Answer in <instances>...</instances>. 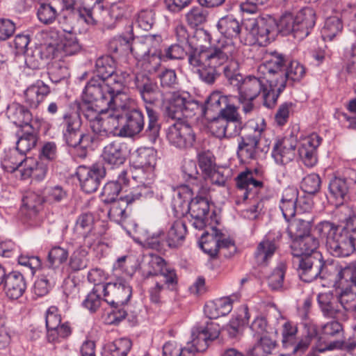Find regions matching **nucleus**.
Returning a JSON list of instances; mask_svg holds the SVG:
<instances>
[{
	"label": "nucleus",
	"instance_id": "obj_18",
	"mask_svg": "<svg viewBox=\"0 0 356 356\" xmlns=\"http://www.w3.org/2000/svg\"><path fill=\"white\" fill-rule=\"evenodd\" d=\"M277 28V20L269 15L261 17L252 23L250 33L260 46H266L274 40Z\"/></svg>",
	"mask_w": 356,
	"mask_h": 356
},
{
	"label": "nucleus",
	"instance_id": "obj_2",
	"mask_svg": "<svg viewBox=\"0 0 356 356\" xmlns=\"http://www.w3.org/2000/svg\"><path fill=\"white\" fill-rule=\"evenodd\" d=\"M111 84L99 78L92 77L83 90L81 101H75L79 111L84 112L87 108L100 111L115 109L120 96L124 94L121 87L112 86Z\"/></svg>",
	"mask_w": 356,
	"mask_h": 356
},
{
	"label": "nucleus",
	"instance_id": "obj_51",
	"mask_svg": "<svg viewBox=\"0 0 356 356\" xmlns=\"http://www.w3.org/2000/svg\"><path fill=\"white\" fill-rule=\"evenodd\" d=\"M257 346L248 349L245 354L242 353L236 348H229L225 350L220 356H265L269 353V347L272 344L268 340L263 339Z\"/></svg>",
	"mask_w": 356,
	"mask_h": 356
},
{
	"label": "nucleus",
	"instance_id": "obj_5",
	"mask_svg": "<svg viewBox=\"0 0 356 356\" xmlns=\"http://www.w3.org/2000/svg\"><path fill=\"white\" fill-rule=\"evenodd\" d=\"M208 190L204 186L199 189L183 184L177 188V199L175 202L182 206L186 204L188 211L193 218V226L197 229H203L209 222L210 203L205 197Z\"/></svg>",
	"mask_w": 356,
	"mask_h": 356
},
{
	"label": "nucleus",
	"instance_id": "obj_8",
	"mask_svg": "<svg viewBox=\"0 0 356 356\" xmlns=\"http://www.w3.org/2000/svg\"><path fill=\"white\" fill-rule=\"evenodd\" d=\"M106 111L98 109H86L82 115L88 121L89 127L97 138L103 140L111 135H114L118 128V116L116 114H110L104 118L102 113Z\"/></svg>",
	"mask_w": 356,
	"mask_h": 356
},
{
	"label": "nucleus",
	"instance_id": "obj_9",
	"mask_svg": "<svg viewBox=\"0 0 356 356\" xmlns=\"http://www.w3.org/2000/svg\"><path fill=\"white\" fill-rule=\"evenodd\" d=\"M147 269L144 271V278L163 280L167 287L172 290L178 289V276L176 270L169 266L165 260L157 255L150 254Z\"/></svg>",
	"mask_w": 356,
	"mask_h": 356
},
{
	"label": "nucleus",
	"instance_id": "obj_24",
	"mask_svg": "<svg viewBox=\"0 0 356 356\" xmlns=\"http://www.w3.org/2000/svg\"><path fill=\"white\" fill-rule=\"evenodd\" d=\"M287 62L288 58L285 56L275 52L270 60L260 66L259 70L265 74L264 77L268 81L274 79L279 83L281 81L285 83L284 78Z\"/></svg>",
	"mask_w": 356,
	"mask_h": 356
},
{
	"label": "nucleus",
	"instance_id": "obj_56",
	"mask_svg": "<svg viewBox=\"0 0 356 356\" xmlns=\"http://www.w3.org/2000/svg\"><path fill=\"white\" fill-rule=\"evenodd\" d=\"M343 24L341 20L336 17H330L325 19L324 26L321 29V35L323 40H332L341 33Z\"/></svg>",
	"mask_w": 356,
	"mask_h": 356
},
{
	"label": "nucleus",
	"instance_id": "obj_54",
	"mask_svg": "<svg viewBox=\"0 0 356 356\" xmlns=\"http://www.w3.org/2000/svg\"><path fill=\"white\" fill-rule=\"evenodd\" d=\"M340 292L337 294L342 309L346 313L356 314V288L349 287L339 289Z\"/></svg>",
	"mask_w": 356,
	"mask_h": 356
},
{
	"label": "nucleus",
	"instance_id": "obj_21",
	"mask_svg": "<svg viewBox=\"0 0 356 356\" xmlns=\"http://www.w3.org/2000/svg\"><path fill=\"white\" fill-rule=\"evenodd\" d=\"M127 155V145L125 143L116 140L111 142L104 147L102 158L105 164L114 168L123 165Z\"/></svg>",
	"mask_w": 356,
	"mask_h": 356
},
{
	"label": "nucleus",
	"instance_id": "obj_34",
	"mask_svg": "<svg viewBox=\"0 0 356 356\" xmlns=\"http://www.w3.org/2000/svg\"><path fill=\"white\" fill-rule=\"evenodd\" d=\"M17 138L16 148L22 154L26 155L31 149L35 147L38 142L37 131L33 126H26L23 129H17L15 132Z\"/></svg>",
	"mask_w": 356,
	"mask_h": 356
},
{
	"label": "nucleus",
	"instance_id": "obj_57",
	"mask_svg": "<svg viewBox=\"0 0 356 356\" xmlns=\"http://www.w3.org/2000/svg\"><path fill=\"white\" fill-rule=\"evenodd\" d=\"M88 252L83 246L76 248L70 255L69 268L72 272H78L87 268L88 265Z\"/></svg>",
	"mask_w": 356,
	"mask_h": 356
},
{
	"label": "nucleus",
	"instance_id": "obj_13",
	"mask_svg": "<svg viewBox=\"0 0 356 356\" xmlns=\"http://www.w3.org/2000/svg\"><path fill=\"white\" fill-rule=\"evenodd\" d=\"M166 137L171 145L180 149L193 147L196 140L192 127L181 120L177 121L168 127Z\"/></svg>",
	"mask_w": 356,
	"mask_h": 356
},
{
	"label": "nucleus",
	"instance_id": "obj_20",
	"mask_svg": "<svg viewBox=\"0 0 356 356\" xmlns=\"http://www.w3.org/2000/svg\"><path fill=\"white\" fill-rule=\"evenodd\" d=\"M240 83L236 87L238 95L243 99L254 100L262 91L266 90L268 81L264 76L248 75L240 79Z\"/></svg>",
	"mask_w": 356,
	"mask_h": 356
},
{
	"label": "nucleus",
	"instance_id": "obj_52",
	"mask_svg": "<svg viewBox=\"0 0 356 356\" xmlns=\"http://www.w3.org/2000/svg\"><path fill=\"white\" fill-rule=\"evenodd\" d=\"M134 163L136 168L152 171L156 164V153L152 149H139Z\"/></svg>",
	"mask_w": 356,
	"mask_h": 356
},
{
	"label": "nucleus",
	"instance_id": "obj_11",
	"mask_svg": "<svg viewBox=\"0 0 356 356\" xmlns=\"http://www.w3.org/2000/svg\"><path fill=\"white\" fill-rule=\"evenodd\" d=\"M83 191L92 193L97 191L106 175L104 163L97 162L90 166L79 165L76 171Z\"/></svg>",
	"mask_w": 356,
	"mask_h": 356
},
{
	"label": "nucleus",
	"instance_id": "obj_63",
	"mask_svg": "<svg viewBox=\"0 0 356 356\" xmlns=\"http://www.w3.org/2000/svg\"><path fill=\"white\" fill-rule=\"evenodd\" d=\"M101 293H103L102 284H95L83 301L82 305L91 313L96 312L101 305Z\"/></svg>",
	"mask_w": 356,
	"mask_h": 356
},
{
	"label": "nucleus",
	"instance_id": "obj_7",
	"mask_svg": "<svg viewBox=\"0 0 356 356\" xmlns=\"http://www.w3.org/2000/svg\"><path fill=\"white\" fill-rule=\"evenodd\" d=\"M164 107L168 118L181 120L182 117L192 118L197 115L200 103L188 92L178 90L172 92Z\"/></svg>",
	"mask_w": 356,
	"mask_h": 356
},
{
	"label": "nucleus",
	"instance_id": "obj_39",
	"mask_svg": "<svg viewBox=\"0 0 356 356\" xmlns=\"http://www.w3.org/2000/svg\"><path fill=\"white\" fill-rule=\"evenodd\" d=\"M187 228L185 222L181 220L174 221L170 226L165 237L167 245L170 248L181 246L186 238Z\"/></svg>",
	"mask_w": 356,
	"mask_h": 356
},
{
	"label": "nucleus",
	"instance_id": "obj_55",
	"mask_svg": "<svg viewBox=\"0 0 356 356\" xmlns=\"http://www.w3.org/2000/svg\"><path fill=\"white\" fill-rule=\"evenodd\" d=\"M100 222H95L94 215L92 213H83L80 214L75 222L74 232L78 234L92 233L97 229V225Z\"/></svg>",
	"mask_w": 356,
	"mask_h": 356
},
{
	"label": "nucleus",
	"instance_id": "obj_45",
	"mask_svg": "<svg viewBox=\"0 0 356 356\" xmlns=\"http://www.w3.org/2000/svg\"><path fill=\"white\" fill-rule=\"evenodd\" d=\"M277 246L273 240L264 238L257 245L254 256L259 266H266L274 255Z\"/></svg>",
	"mask_w": 356,
	"mask_h": 356
},
{
	"label": "nucleus",
	"instance_id": "obj_29",
	"mask_svg": "<svg viewBox=\"0 0 356 356\" xmlns=\"http://www.w3.org/2000/svg\"><path fill=\"white\" fill-rule=\"evenodd\" d=\"M56 47L49 46L46 48L47 52L52 58H63L64 56H73L81 50V46L76 36L68 33Z\"/></svg>",
	"mask_w": 356,
	"mask_h": 356
},
{
	"label": "nucleus",
	"instance_id": "obj_60",
	"mask_svg": "<svg viewBox=\"0 0 356 356\" xmlns=\"http://www.w3.org/2000/svg\"><path fill=\"white\" fill-rule=\"evenodd\" d=\"M44 202V196L34 192H28L22 199V206L30 215H35L42 209Z\"/></svg>",
	"mask_w": 356,
	"mask_h": 356
},
{
	"label": "nucleus",
	"instance_id": "obj_16",
	"mask_svg": "<svg viewBox=\"0 0 356 356\" xmlns=\"http://www.w3.org/2000/svg\"><path fill=\"white\" fill-rule=\"evenodd\" d=\"M220 334V326L212 321H207L204 325H196L191 330V346L199 352L205 351L209 342L216 339Z\"/></svg>",
	"mask_w": 356,
	"mask_h": 356
},
{
	"label": "nucleus",
	"instance_id": "obj_30",
	"mask_svg": "<svg viewBox=\"0 0 356 356\" xmlns=\"http://www.w3.org/2000/svg\"><path fill=\"white\" fill-rule=\"evenodd\" d=\"M6 115L18 129L25 128L26 126H33L31 112L19 103L13 102L9 104L6 108Z\"/></svg>",
	"mask_w": 356,
	"mask_h": 356
},
{
	"label": "nucleus",
	"instance_id": "obj_27",
	"mask_svg": "<svg viewBox=\"0 0 356 356\" xmlns=\"http://www.w3.org/2000/svg\"><path fill=\"white\" fill-rule=\"evenodd\" d=\"M235 98L234 96L225 95L218 90L213 91L207 97L204 104H200L197 114L201 116L218 115L230 100Z\"/></svg>",
	"mask_w": 356,
	"mask_h": 356
},
{
	"label": "nucleus",
	"instance_id": "obj_62",
	"mask_svg": "<svg viewBox=\"0 0 356 356\" xmlns=\"http://www.w3.org/2000/svg\"><path fill=\"white\" fill-rule=\"evenodd\" d=\"M48 164L49 163L45 161H36L34 166L29 165L21 170L22 179H26L33 176L38 180L43 179L48 172Z\"/></svg>",
	"mask_w": 356,
	"mask_h": 356
},
{
	"label": "nucleus",
	"instance_id": "obj_48",
	"mask_svg": "<svg viewBox=\"0 0 356 356\" xmlns=\"http://www.w3.org/2000/svg\"><path fill=\"white\" fill-rule=\"evenodd\" d=\"M182 178L188 183L199 189L202 186V180L200 176L197 163L195 161L191 159H184L181 165Z\"/></svg>",
	"mask_w": 356,
	"mask_h": 356
},
{
	"label": "nucleus",
	"instance_id": "obj_35",
	"mask_svg": "<svg viewBox=\"0 0 356 356\" xmlns=\"http://www.w3.org/2000/svg\"><path fill=\"white\" fill-rule=\"evenodd\" d=\"M250 328L252 332L253 337L257 339L254 346H257L262 341L261 340L263 339H266L271 342L272 344L269 347V353H266L265 356L271 355L273 350L276 346V341L271 339L268 336V334L272 332L273 328L268 325L266 318L261 316H257L251 323Z\"/></svg>",
	"mask_w": 356,
	"mask_h": 356
},
{
	"label": "nucleus",
	"instance_id": "obj_1",
	"mask_svg": "<svg viewBox=\"0 0 356 356\" xmlns=\"http://www.w3.org/2000/svg\"><path fill=\"white\" fill-rule=\"evenodd\" d=\"M318 239L313 235L306 236L291 242L293 266L298 276L305 282H312L317 278L323 280L327 266L322 254L317 250Z\"/></svg>",
	"mask_w": 356,
	"mask_h": 356
},
{
	"label": "nucleus",
	"instance_id": "obj_4",
	"mask_svg": "<svg viewBox=\"0 0 356 356\" xmlns=\"http://www.w3.org/2000/svg\"><path fill=\"white\" fill-rule=\"evenodd\" d=\"M201 37L210 43L209 47L190 44L188 63L191 66H207L218 68L226 64L234 51L233 43L225 40H218L211 43V36L208 31L201 30Z\"/></svg>",
	"mask_w": 356,
	"mask_h": 356
},
{
	"label": "nucleus",
	"instance_id": "obj_19",
	"mask_svg": "<svg viewBox=\"0 0 356 356\" xmlns=\"http://www.w3.org/2000/svg\"><path fill=\"white\" fill-rule=\"evenodd\" d=\"M297 147V138L293 135L276 138L273 144L271 156L277 164L285 165L295 159Z\"/></svg>",
	"mask_w": 356,
	"mask_h": 356
},
{
	"label": "nucleus",
	"instance_id": "obj_58",
	"mask_svg": "<svg viewBox=\"0 0 356 356\" xmlns=\"http://www.w3.org/2000/svg\"><path fill=\"white\" fill-rule=\"evenodd\" d=\"M318 339L321 341L324 339H331L333 337L340 338L343 336L344 330L343 325L338 321H331L326 323L318 330Z\"/></svg>",
	"mask_w": 356,
	"mask_h": 356
},
{
	"label": "nucleus",
	"instance_id": "obj_41",
	"mask_svg": "<svg viewBox=\"0 0 356 356\" xmlns=\"http://www.w3.org/2000/svg\"><path fill=\"white\" fill-rule=\"evenodd\" d=\"M136 232H139L144 240V245L148 248L155 250L158 252L165 250V239L163 240L164 232L163 230H157L154 232H149L148 230L139 228L137 224H134Z\"/></svg>",
	"mask_w": 356,
	"mask_h": 356
},
{
	"label": "nucleus",
	"instance_id": "obj_22",
	"mask_svg": "<svg viewBox=\"0 0 356 356\" xmlns=\"http://www.w3.org/2000/svg\"><path fill=\"white\" fill-rule=\"evenodd\" d=\"M95 72L97 74L95 77L122 87V81L116 74V61L111 56L99 57L95 61Z\"/></svg>",
	"mask_w": 356,
	"mask_h": 356
},
{
	"label": "nucleus",
	"instance_id": "obj_38",
	"mask_svg": "<svg viewBox=\"0 0 356 356\" xmlns=\"http://www.w3.org/2000/svg\"><path fill=\"white\" fill-rule=\"evenodd\" d=\"M94 1L92 6H86L83 3L76 12L79 19L90 26H96L102 18V13L105 11L103 2Z\"/></svg>",
	"mask_w": 356,
	"mask_h": 356
},
{
	"label": "nucleus",
	"instance_id": "obj_28",
	"mask_svg": "<svg viewBox=\"0 0 356 356\" xmlns=\"http://www.w3.org/2000/svg\"><path fill=\"white\" fill-rule=\"evenodd\" d=\"M334 268L333 266H327L325 272V279L327 275V272ZM336 275L334 280V286L336 289H344L353 287L356 289V260L348 265L341 267H334Z\"/></svg>",
	"mask_w": 356,
	"mask_h": 356
},
{
	"label": "nucleus",
	"instance_id": "obj_61",
	"mask_svg": "<svg viewBox=\"0 0 356 356\" xmlns=\"http://www.w3.org/2000/svg\"><path fill=\"white\" fill-rule=\"evenodd\" d=\"M305 74V67L297 60H289L286 63L284 81H299Z\"/></svg>",
	"mask_w": 356,
	"mask_h": 356
},
{
	"label": "nucleus",
	"instance_id": "obj_40",
	"mask_svg": "<svg viewBox=\"0 0 356 356\" xmlns=\"http://www.w3.org/2000/svg\"><path fill=\"white\" fill-rule=\"evenodd\" d=\"M298 191L293 188L286 189L282 195L280 203V209L282 211L284 219L289 222L290 219L295 216L297 210Z\"/></svg>",
	"mask_w": 356,
	"mask_h": 356
},
{
	"label": "nucleus",
	"instance_id": "obj_50",
	"mask_svg": "<svg viewBox=\"0 0 356 356\" xmlns=\"http://www.w3.org/2000/svg\"><path fill=\"white\" fill-rule=\"evenodd\" d=\"M134 36L129 33L127 35H118L112 38L108 44V48L111 53L127 54L133 53L134 48L132 47Z\"/></svg>",
	"mask_w": 356,
	"mask_h": 356
},
{
	"label": "nucleus",
	"instance_id": "obj_12",
	"mask_svg": "<svg viewBox=\"0 0 356 356\" xmlns=\"http://www.w3.org/2000/svg\"><path fill=\"white\" fill-rule=\"evenodd\" d=\"M118 116V126L122 124L118 135L123 137H134L143 132L145 136V116L142 111L133 108L124 111L122 114H116Z\"/></svg>",
	"mask_w": 356,
	"mask_h": 356
},
{
	"label": "nucleus",
	"instance_id": "obj_10",
	"mask_svg": "<svg viewBox=\"0 0 356 356\" xmlns=\"http://www.w3.org/2000/svg\"><path fill=\"white\" fill-rule=\"evenodd\" d=\"M152 195L153 192L148 187L138 186L129 194L110 203L111 206L108 213V218L118 224L122 223L129 216V212L127 211L129 204L141 197H151Z\"/></svg>",
	"mask_w": 356,
	"mask_h": 356
},
{
	"label": "nucleus",
	"instance_id": "obj_3",
	"mask_svg": "<svg viewBox=\"0 0 356 356\" xmlns=\"http://www.w3.org/2000/svg\"><path fill=\"white\" fill-rule=\"evenodd\" d=\"M134 83L136 90L145 103L147 125L144 134L152 144H154L159 138L161 130L159 115L154 105L161 99L163 93L157 83L145 74H137Z\"/></svg>",
	"mask_w": 356,
	"mask_h": 356
},
{
	"label": "nucleus",
	"instance_id": "obj_49",
	"mask_svg": "<svg viewBox=\"0 0 356 356\" xmlns=\"http://www.w3.org/2000/svg\"><path fill=\"white\" fill-rule=\"evenodd\" d=\"M48 65V75L52 83H58L70 76L69 67L61 58H52Z\"/></svg>",
	"mask_w": 356,
	"mask_h": 356
},
{
	"label": "nucleus",
	"instance_id": "obj_64",
	"mask_svg": "<svg viewBox=\"0 0 356 356\" xmlns=\"http://www.w3.org/2000/svg\"><path fill=\"white\" fill-rule=\"evenodd\" d=\"M161 56L162 54L144 52L140 60L143 70L149 74L156 72L161 65Z\"/></svg>",
	"mask_w": 356,
	"mask_h": 356
},
{
	"label": "nucleus",
	"instance_id": "obj_33",
	"mask_svg": "<svg viewBox=\"0 0 356 356\" xmlns=\"http://www.w3.org/2000/svg\"><path fill=\"white\" fill-rule=\"evenodd\" d=\"M4 291L10 299L17 300L25 292L26 283L24 275L18 271L9 273L3 282Z\"/></svg>",
	"mask_w": 356,
	"mask_h": 356
},
{
	"label": "nucleus",
	"instance_id": "obj_36",
	"mask_svg": "<svg viewBox=\"0 0 356 356\" xmlns=\"http://www.w3.org/2000/svg\"><path fill=\"white\" fill-rule=\"evenodd\" d=\"M217 28L225 38L236 40L240 38L243 23L233 15H227L218 20Z\"/></svg>",
	"mask_w": 356,
	"mask_h": 356
},
{
	"label": "nucleus",
	"instance_id": "obj_53",
	"mask_svg": "<svg viewBox=\"0 0 356 356\" xmlns=\"http://www.w3.org/2000/svg\"><path fill=\"white\" fill-rule=\"evenodd\" d=\"M38 20L44 25H50L56 22L58 17L57 6L52 3L42 2L37 8Z\"/></svg>",
	"mask_w": 356,
	"mask_h": 356
},
{
	"label": "nucleus",
	"instance_id": "obj_46",
	"mask_svg": "<svg viewBox=\"0 0 356 356\" xmlns=\"http://www.w3.org/2000/svg\"><path fill=\"white\" fill-rule=\"evenodd\" d=\"M311 221L295 218L289 222L286 228L287 234L292 241L300 239L311 234Z\"/></svg>",
	"mask_w": 356,
	"mask_h": 356
},
{
	"label": "nucleus",
	"instance_id": "obj_42",
	"mask_svg": "<svg viewBox=\"0 0 356 356\" xmlns=\"http://www.w3.org/2000/svg\"><path fill=\"white\" fill-rule=\"evenodd\" d=\"M222 234V232L215 227H211V233L204 232L199 241L200 248L206 254H207L211 259L217 258V236Z\"/></svg>",
	"mask_w": 356,
	"mask_h": 356
},
{
	"label": "nucleus",
	"instance_id": "obj_37",
	"mask_svg": "<svg viewBox=\"0 0 356 356\" xmlns=\"http://www.w3.org/2000/svg\"><path fill=\"white\" fill-rule=\"evenodd\" d=\"M233 300L230 297H223L210 301L204 305V312L207 318L216 319L227 315L232 310Z\"/></svg>",
	"mask_w": 356,
	"mask_h": 356
},
{
	"label": "nucleus",
	"instance_id": "obj_15",
	"mask_svg": "<svg viewBox=\"0 0 356 356\" xmlns=\"http://www.w3.org/2000/svg\"><path fill=\"white\" fill-rule=\"evenodd\" d=\"M103 286L104 300L109 305H125L132 296V288L124 278H118Z\"/></svg>",
	"mask_w": 356,
	"mask_h": 356
},
{
	"label": "nucleus",
	"instance_id": "obj_31",
	"mask_svg": "<svg viewBox=\"0 0 356 356\" xmlns=\"http://www.w3.org/2000/svg\"><path fill=\"white\" fill-rule=\"evenodd\" d=\"M129 184L127 172L122 170L118 175L116 180L108 181L103 187L101 196L105 204L118 200L120 193Z\"/></svg>",
	"mask_w": 356,
	"mask_h": 356
},
{
	"label": "nucleus",
	"instance_id": "obj_44",
	"mask_svg": "<svg viewBox=\"0 0 356 356\" xmlns=\"http://www.w3.org/2000/svg\"><path fill=\"white\" fill-rule=\"evenodd\" d=\"M82 112L79 111L78 105L75 101L70 104V109L62 114L60 127L62 130H72L81 129L82 120L81 115Z\"/></svg>",
	"mask_w": 356,
	"mask_h": 356
},
{
	"label": "nucleus",
	"instance_id": "obj_47",
	"mask_svg": "<svg viewBox=\"0 0 356 356\" xmlns=\"http://www.w3.org/2000/svg\"><path fill=\"white\" fill-rule=\"evenodd\" d=\"M277 81L274 79L270 81L266 84V90L262 91L264 106L268 108H273L277 104V99L280 95L286 88L285 83L281 81V83H277Z\"/></svg>",
	"mask_w": 356,
	"mask_h": 356
},
{
	"label": "nucleus",
	"instance_id": "obj_23",
	"mask_svg": "<svg viewBox=\"0 0 356 356\" xmlns=\"http://www.w3.org/2000/svg\"><path fill=\"white\" fill-rule=\"evenodd\" d=\"M322 138L316 134H312L298 145V154L305 165L314 167L318 162L317 148Z\"/></svg>",
	"mask_w": 356,
	"mask_h": 356
},
{
	"label": "nucleus",
	"instance_id": "obj_6",
	"mask_svg": "<svg viewBox=\"0 0 356 356\" xmlns=\"http://www.w3.org/2000/svg\"><path fill=\"white\" fill-rule=\"evenodd\" d=\"M265 172L261 167L246 168L235 178L236 186L243 191V200H254L245 211L250 213L249 218L256 219L264 208V202L258 196V193L264 188V178Z\"/></svg>",
	"mask_w": 356,
	"mask_h": 356
},
{
	"label": "nucleus",
	"instance_id": "obj_32",
	"mask_svg": "<svg viewBox=\"0 0 356 356\" xmlns=\"http://www.w3.org/2000/svg\"><path fill=\"white\" fill-rule=\"evenodd\" d=\"M50 93V88L42 80H37L24 92V102L31 108H37Z\"/></svg>",
	"mask_w": 356,
	"mask_h": 356
},
{
	"label": "nucleus",
	"instance_id": "obj_43",
	"mask_svg": "<svg viewBox=\"0 0 356 356\" xmlns=\"http://www.w3.org/2000/svg\"><path fill=\"white\" fill-rule=\"evenodd\" d=\"M132 346L131 341L128 338L118 339L104 344L102 356H127Z\"/></svg>",
	"mask_w": 356,
	"mask_h": 356
},
{
	"label": "nucleus",
	"instance_id": "obj_26",
	"mask_svg": "<svg viewBox=\"0 0 356 356\" xmlns=\"http://www.w3.org/2000/svg\"><path fill=\"white\" fill-rule=\"evenodd\" d=\"M316 21L315 10L310 7L300 10L295 17L296 38L302 40L307 37L314 29Z\"/></svg>",
	"mask_w": 356,
	"mask_h": 356
},
{
	"label": "nucleus",
	"instance_id": "obj_59",
	"mask_svg": "<svg viewBox=\"0 0 356 356\" xmlns=\"http://www.w3.org/2000/svg\"><path fill=\"white\" fill-rule=\"evenodd\" d=\"M318 335V328L316 325H312L307 329V334L301 337L298 341L294 342V345L291 346L293 348L292 353L295 355H301L305 353L309 348L312 341L314 338H317Z\"/></svg>",
	"mask_w": 356,
	"mask_h": 356
},
{
	"label": "nucleus",
	"instance_id": "obj_17",
	"mask_svg": "<svg viewBox=\"0 0 356 356\" xmlns=\"http://www.w3.org/2000/svg\"><path fill=\"white\" fill-rule=\"evenodd\" d=\"M346 175L343 177H334L330 181L329 195L337 201V204H341L346 200L350 189L356 190V171L348 170Z\"/></svg>",
	"mask_w": 356,
	"mask_h": 356
},
{
	"label": "nucleus",
	"instance_id": "obj_14",
	"mask_svg": "<svg viewBox=\"0 0 356 356\" xmlns=\"http://www.w3.org/2000/svg\"><path fill=\"white\" fill-rule=\"evenodd\" d=\"M264 129L263 127H259V125L257 124L252 134L240 137L237 147V156L241 162L248 163L258 160L262 152L259 145Z\"/></svg>",
	"mask_w": 356,
	"mask_h": 356
},
{
	"label": "nucleus",
	"instance_id": "obj_25",
	"mask_svg": "<svg viewBox=\"0 0 356 356\" xmlns=\"http://www.w3.org/2000/svg\"><path fill=\"white\" fill-rule=\"evenodd\" d=\"M318 307L325 318H342L346 317L338 296L332 293H321L317 296Z\"/></svg>",
	"mask_w": 356,
	"mask_h": 356
}]
</instances>
